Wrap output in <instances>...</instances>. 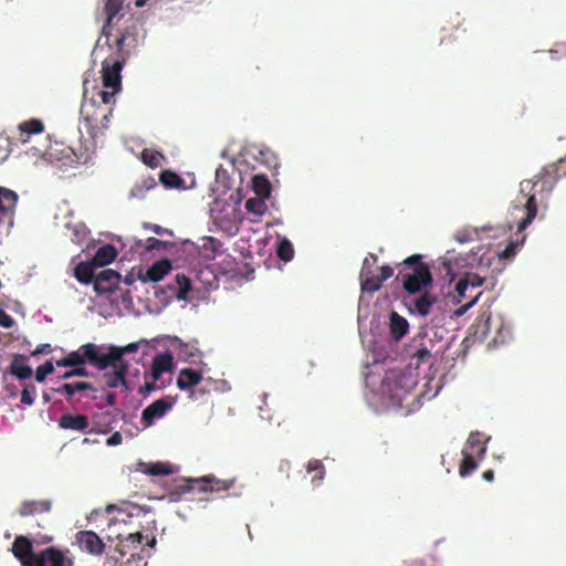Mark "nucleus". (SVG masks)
Returning <instances> with one entry per match:
<instances>
[{
  "label": "nucleus",
  "mask_w": 566,
  "mask_h": 566,
  "mask_svg": "<svg viewBox=\"0 0 566 566\" xmlns=\"http://www.w3.org/2000/svg\"><path fill=\"white\" fill-rule=\"evenodd\" d=\"M557 184V168L549 166L534 176V179H524L521 182V196L526 199V217L518 223V231H524L535 219L537 213V201H544L554 190Z\"/></svg>",
  "instance_id": "f257e3e1"
},
{
  "label": "nucleus",
  "mask_w": 566,
  "mask_h": 566,
  "mask_svg": "<svg viewBox=\"0 0 566 566\" xmlns=\"http://www.w3.org/2000/svg\"><path fill=\"white\" fill-rule=\"evenodd\" d=\"M12 554L21 566H74V560L55 547L34 553L33 541L25 535H18L12 544Z\"/></svg>",
  "instance_id": "f03ea898"
},
{
  "label": "nucleus",
  "mask_w": 566,
  "mask_h": 566,
  "mask_svg": "<svg viewBox=\"0 0 566 566\" xmlns=\"http://www.w3.org/2000/svg\"><path fill=\"white\" fill-rule=\"evenodd\" d=\"M406 266L400 270L402 289L409 295H416L432 285L430 266L421 261V255L413 254L403 260Z\"/></svg>",
  "instance_id": "7ed1b4c3"
},
{
  "label": "nucleus",
  "mask_w": 566,
  "mask_h": 566,
  "mask_svg": "<svg viewBox=\"0 0 566 566\" xmlns=\"http://www.w3.org/2000/svg\"><path fill=\"white\" fill-rule=\"evenodd\" d=\"M235 484V478L229 480H219L214 475H203L202 478H188L175 482V489L169 493L170 501H178L182 494L198 491L199 493H214L228 491Z\"/></svg>",
  "instance_id": "20e7f679"
},
{
  "label": "nucleus",
  "mask_w": 566,
  "mask_h": 566,
  "mask_svg": "<svg viewBox=\"0 0 566 566\" xmlns=\"http://www.w3.org/2000/svg\"><path fill=\"white\" fill-rule=\"evenodd\" d=\"M111 113L112 109L97 104L93 98L88 102H83L82 107H80L84 127L92 137H95L102 128L107 127Z\"/></svg>",
  "instance_id": "39448f33"
},
{
  "label": "nucleus",
  "mask_w": 566,
  "mask_h": 566,
  "mask_svg": "<svg viewBox=\"0 0 566 566\" xmlns=\"http://www.w3.org/2000/svg\"><path fill=\"white\" fill-rule=\"evenodd\" d=\"M103 345H95V343H85L80 349L71 352L67 356L71 365L81 366L86 363L90 365L104 370L108 368V363L104 359V353H102Z\"/></svg>",
  "instance_id": "423d86ee"
},
{
  "label": "nucleus",
  "mask_w": 566,
  "mask_h": 566,
  "mask_svg": "<svg viewBox=\"0 0 566 566\" xmlns=\"http://www.w3.org/2000/svg\"><path fill=\"white\" fill-rule=\"evenodd\" d=\"M19 196L14 190L0 187V227L13 226Z\"/></svg>",
  "instance_id": "0eeeda50"
},
{
  "label": "nucleus",
  "mask_w": 566,
  "mask_h": 566,
  "mask_svg": "<svg viewBox=\"0 0 566 566\" xmlns=\"http://www.w3.org/2000/svg\"><path fill=\"white\" fill-rule=\"evenodd\" d=\"M123 69V61L116 59H106L102 66V78L105 88H111L114 92L120 90V71Z\"/></svg>",
  "instance_id": "6e6552de"
},
{
  "label": "nucleus",
  "mask_w": 566,
  "mask_h": 566,
  "mask_svg": "<svg viewBox=\"0 0 566 566\" xmlns=\"http://www.w3.org/2000/svg\"><path fill=\"white\" fill-rule=\"evenodd\" d=\"M76 543L80 551L90 555L99 556L105 551L103 539L94 531H80L76 533Z\"/></svg>",
  "instance_id": "1a4fd4ad"
},
{
  "label": "nucleus",
  "mask_w": 566,
  "mask_h": 566,
  "mask_svg": "<svg viewBox=\"0 0 566 566\" xmlns=\"http://www.w3.org/2000/svg\"><path fill=\"white\" fill-rule=\"evenodd\" d=\"M437 300V295L429 293L428 290H424L421 293H418L416 297L409 300V313H412L413 315H418L420 317H427L432 311V307L436 304Z\"/></svg>",
  "instance_id": "9d476101"
},
{
  "label": "nucleus",
  "mask_w": 566,
  "mask_h": 566,
  "mask_svg": "<svg viewBox=\"0 0 566 566\" xmlns=\"http://www.w3.org/2000/svg\"><path fill=\"white\" fill-rule=\"evenodd\" d=\"M174 406V401L160 398L145 407L142 415V422L149 427L156 420L161 419L166 416L167 411Z\"/></svg>",
  "instance_id": "9b49d317"
},
{
  "label": "nucleus",
  "mask_w": 566,
  "mask_h": 566,
  "mask_svg": "<svg viewBox=\"0 0 566 566\" xmlns=\"http://www.w3.org/2000/svg\"><path fill=\"white\" fill-rule=\"evenodd\" d=\"M120 274L113 269L102 270L94 279V290L98 293H112L117 287Z\"/></svg>",
  "instance_id": "f8f14e48"
},
{
  "label": "nucleus",
  "mask_w": 566,
  "mask_h": 566,
  "mask_svg": "<svg viewBox=\"0 0 566 566\" xmlns=\"http://www.w3.org/2000/svg\"><path fill=\"white\" fill-rule=\"evenodd\" d=\"M116 537L118 542L115 545V551L122 557H125L128 554L134 556L135 554L133 552L139 548L144 539V535L139 531L128 533L126 535L117 534Z\"/></svg>",
  "instance_id": "ddd939ff"
},
{
  "label": "nucleus",
  "mask_w": 566,
  "mask_h": 566,
  "mask_svg": "<svg viewBox=\"0 0 566 566\" xmlns=\"http://www.w3.org/2000/svg\"><path fill=\"white\" fill-rule=\"evenodd\" d=\"M114 369L104 374V380L107 388L124 387L128 389L126 374L128 373V364L119 361L113 364Z\"/></svg>",
  "instance_id": "4468645a"
},
{
  "label": "nucleus",
  "mask_w": 566,
  "mask_h": 566,
  "mask_svg": "<svg viewBox=\"0 0 566 566\" xmlns=\"http://www.w3.org/2000/svg\"><path fill=\"white\" fill-rule=\"evenodd\" d=\"M486 441L488 439L484 438L481 432H471L467 439L462 453L470 454L481 460L486 453Z\"/></svg>",
  "instance_id": "2eb2a0df"
},
{
  "label": "nucleus",
  "mask_w": 566,
  "mask_h": 566,
  "mask_svg": "<svg viewBox=\"0 0 566 566\" xmlns=\"http://www.w3.org/2000/svg\"><path fill=\"white\" fill-rule=\"evenodd\" d=\"M203 379L202 373L193 368H181L177 374V388L189 390L198 386Z\"/></svg>",
  "instance_id": "dca6fc26"
},
{
  "label": "nucleus",
  "mask_w": 566,
  "mask_h": 566,
  "mask_svg": "<svg viewBox=\"0 0 566 566\" xmlns=\"http://www.w3.org/2000/svg\"><path fill=\"white\" fill-rule=\"evenodd\" d=\"M174 369V357L169 353L156 355L150 364V377L154 381H158L164 373Z\"/></svg>",
  "instance_id": "f3484780"
},
{
  "label": "nucleus",
  "mask_w": 566,
  "mask_h": 566,
  "mask_svg": "<svg viewBox=\"0 0 566 566\" xmlns=\"http://www.w3.org/2000/svg\"><path fill=\"white\" fill-rule=\"evenodd\" d=\"M57 426L64 430L85 431L90 422L86 416L65 413L59 419Z\"/></svg>",
  "instance_id": "a211bd4d"
},
{
  "label": "nucleus",
  "mask_w": 566,
  "mask_h": 566,
  "mask_svg": "<svg viewBox=\"0 0 566 566\" xmlns=\"http://www.w3.org/2000/svg\"><path fill=\"white\" fill-rule=\"evenodd\" d=\"M51 504L50 500H25L21 502L18 514L22 517L43 514L51 509Z\"/></svg>",
  "instance_id": "6ab92c4d"
},
{
  "label": "nucleus",
  "mask_w": 566,
  "mask_h": 566,
  "mask_svg": "<svg viewBox=\"0 0 566 566\" xmlns=\"http://www.w3.org/2000/svg\"><path fill=\"white\" fill-rule=\"evenodd\" d=\"M138 343H129L128 345H124L123 347H117V345H109L108 353L104 354V359L108 363V367L114 365V363L124 361L122 357L126 354H134L138 350Z\"/></svg>",
  "instance_id": "aec40b11"
},
{
  "label": "nucleus",
  "mask_w": 566,
  "mask_h": 566,
  "mask_svg": "<svg viewBox=\"0 0 566 566\" xmlns=\"http://www.w3.org/2000/svg\"><path fill=\"white\" fill-rule=\"evenodd\" d=\"M171 270V263L169 260H161L155 262L146 270V274L143 276L144 282H160Z\"/></svg>",
  "instance_id": "412c9836"
},
{
  "label": "nucleus",
  "mask_w": 566,
  "mask_h": 566,
  "mask_svg": "<svg viewBox=\"0 0 566 566\" xmlns=\"http://www.w3.org/2000/svg\"><path fill=\"white\" fill-rule=\"evenodd\" d=\"M10 373L18 379H30L33 375V369L28 364V357L15 354L10 365Z\"/></svg>",
  "instance_id": "4be33fe9"
},
{
  "label": "nucleus",
  "mask_w": 566,
  "mask_h": 566,
  "mask_svg": "<svg viewBox=\"0 0 566 566\" xmlns=\"http://www.w3.org/2000/svg\"><path fill=\"white\" fill-rule=\"evenodd\" d=\"M485 279L478 273L467 272L464 273L463 279H461L457 286L455 291L460 297H465V292L469 287L476 289L484 284Z\"/></svg>",
  "instance_id": "5701e85b"
},
{
  "label": "nucleus",
  "mask_w": 566,
  "mask_h": 566,
  "mask_svg": "<svg viewBox=\"0 0 566 566\" xmlns=\"http://www.w3.org/2000/svg\"><path fill=\"white\" fill-rule=\"evenodd\" d=\"M124 0H107L104 7V11L106 13V22L103 27V33L108 35L112 25L114 24V19L118 14V12L123 8Z\"/></svg>",
  "instance_id": "b1692460"
},
{
  "label": "nucleus",
  "mask_w": 566,
  "mask_h": 566,
  "mask_svg": "<svg viewBox=\"0 0 566 566\" xmlns=\"http://www.w3.org/2000/svg\"><path fill=\"white\" fill-rule=\"evenodd\" d=\"M378 258L374 253H369V255L364 260L363 266L360 270V283H361V290L364 292H368L367 282L369 280H375L374 274V265L377 263Z\"/></svg>",
  "instance_id": "393cba45"
},
{
  "label": "nucleus",
  "mask_w": 566,
  "mask_h": 566,
  "mask_svg": "<svg viewBox=\"0 0 566 566\" xmlns=\"http://www.w3.org/2000/svg\"><path fill=\"white\" fill-rule=\"evenodd\" d=\"M389 327L391 336L399 340L407 334L409 324L398 312H391Z\"/></svg>",
  "instance_id": "a878e982"
},
{
  "label": "nucleus",
  "mask_w": 566,
  "mask_h": 566,
  "mask_svg": "<svg viewBox=\"0 0 566 566\" xmlns=\"http://www.w3.org/2000/svg\"><path fill=\"white\" fill-rule=\"evenodd\" d=\"M92 391L95 392L96 389L93 387L92 384L85 382V381H78L73 384H63L59 388L54 389L56 394L65 395L67 398L73 397L76 392H83V391Z\"/></svg>",
  "instance_id": "bb28decb"
},
{
  "label": "nucleus",
  "mask_w": 566,
  "mask_h": 566,
  "mask_svg": "<svg viewBox=\"0 0 566 566\" xmlns=\"http://www.w3.org/2000/svg\"><path fill=\"white\" fill-rule=\"evenodd\" d=\"M117 252L114 245H101L92 259L93 264L96 266H105L114 262Z\"/></svg>",
  "instance_id": "cd10ccee"
},
{
  "label": "nucleus",
  "mask_w": 566,
  "mask_h": 566,
  "mask_svg": "<svg viewBox=\"0 0 566 566\" xmlns=\"http://www.w3.org/2000/svg\"><path fill=\"white\" fill-rule=\"evenodd\" d=\"M18 129L20 133V142L25 143L28 142L27 138H23V135H31V134H41L44 132L45 126L42 120L33 118L27 122H22L18 125Z\"/></svg>",
  "instance_id": "c85d7f7f"
},
{
  "label": "nucleus",
  "mask_w": 566,
  "mask_h": 566,
  "mask_svg": "<svg viewBox=\"0 0 566 566\" xmlns=\"http://www.w3.org/2000/svg\"><path fill=\"white\" fill-rule=\"evenodd\" d=\"M252 190L258 197L269 198L271 196V182L268 176L256 174L252 177Z\"/></svg>",
  "instance_id": "c756f323"
},
{
  "label": "nucleus",
  "mask_w": 566,
  "mask_h": 566,
  "mask_svg": "<svg viewBox=\"0 0 566 566\" xmlns=\"http://www.w3.org/2000/svg\"><path fill=\"white\" fill-rule=\"evenodd\" d=\"M96 265L93 262H80L74 270L76 280L82 284H90L95 280L94 268Z\"/></svg>",
  "instance_id": "7c9ffc66"
},
{
  "label": "nucleus",
  "mask_w": 566,
  "mask_h": 566,
  "mask_svg": "<svg viewBox=\"0 0 566 566\" xmlns=\"http://www.w3.org/2000/svg\"><path fill=\"white\" fill-rule=\"evenodd\" d=\"M379 270V275H375V279H369L367 282V292L369 293L378 291L382 283L394 275V269L390 265H382Z\"/></svg>",
  "instance_id": "2f4dec72"
},
{
  "label": "nucleus",
  "mask_w": 566,
  "mask_h": 566,
  "mask_svg": "<svg viewBox=\"0 0 566 566\" xmlns=\"http://www.w3.org/2000/svg\"><path fill=\"white\" fill-rule=\"evenodd\" d=\"M139 467H142V471L149 475H167L174 473L172 468L168 463L164 462H155V463H145L140 462Z\"/></svg>",
  "instance_id": "473e14b6"
},
{
  "label": "nucleus",
  "mask_w": 566,
  "mask_h": 566,
  "mask_svg": "<svg viewBox=\"0 0 566 566\" xmlns=\"http://www.w3.org/2000/svg\"><path fill=\"white\" fill-rule=\"evenodd\" d=\"M159 180L166 188L180 189L184 188V179L172 170H164L160 172Z\"/></svg>",
  "instance_id": "72a5a7b5"
},
{
  "label": "nucleus",
  "mask_w": 566,
  "mask_h": 566,
  "mask_svg": "<svg viewBox=\"0 0 566 566\" xmlns=\"http://www.w3.org/2000/svg\"><path fill=\"white\" fill-rule=\"evenodd\" d=\"M157 187V184L154 179V177H146L145 179H142L140 182L136 184L133 189L130 190V196L134 198L143 199L145 198V193L148 190H151Z\"/></svg>",
  "instance_id": "f704fd0d"
},
{
  "label": "nucleus",
  "mask_w": 566,
  "mask_h": 566,
  "mask_svg": "<svg viewBox=\"0 0 566 566\" xmlns=\"http://www.w3.org/2000/svg\"><path fill=\"white\" fill-rule=\"evenodd\" d=\"M265 198H249L245 200L244 208L249 213H253L254 216L261 217L268 209L266 203L264 202Z\"/></svg>",
  "instance_id": "c9c22d12"
},
{
  "label": "nucleus",
  "mask_w": 566,
  "mask_h": 566,
  "mask_svg": "<svg viewBox=\"0 0 566 566\" xmlns=\"http://www.w3.org/2000/svg\"><path fill=\"white\" fill-rule=\"evenodd\" d=\"M276 255L280 260L285 262H289L294 258V249L289 239L283 238L280 240L277 243Z\"/></svg>",
  "instance_id": "e433bc0d"
},
{
  "label": "nucleus",
  "mask_w": 566,
  "mask_h": 566,
  "mask_svg": "<svg viewBox=\"0 0 566 566\" xmlns=\"http://www.w3.org/2000/svg\"><path fill=\"white\" fill-rule=\"evenodd\" d=\"M175 282H177V298L186 300L187 294L191 290L190 279L184 273H177Z\"/></svg>",
  "instance_id": "4c0bfd02"
},
{
  "label": "nucleus",
  "mask_w": 566,
  "mask_h": 566,
  "mask_svg": "<svg viewBox=\"0 0 566 566\" xmlns=\"http://www.w3.org/2000/svg\"><path fill=\"white\" fill-rule=\"evenodd\" d=\"M478 458L467 453H462V462L460 464V474L465 476L472 473L478 467Z\"/></svg>",
  "instance_id": "58836bf2"
},
{
  "label": "nucleus",
  "mask_w": 566,
  "mask_h": 566,
  "mask_svg": "<svg viewBox=\"0 0 566 566\" xmlns=\"http://www.w3.org/2000/svg\"><path fill=\"white\" fill-rule=\"evenodd\" d=\"M142 158L147 166L156 168L160 165L163 156L159 153H154L146 149L143 151Z\"/></svg>",
  "instance_id": "ea45409f"
},
{
  "label": "nucleus",
  "mask_w": 566,
  "mask_h": 566,
  "mask_svg": "<svg viewBox=\"0 0 566 566\" xmlns=\"http://www.w3.org/2000/svg\"><path fill=\"white\" fill-rule=\"evenodd\" d=\"M54 365L46 360L44 364L40 365L35 370V379L38 382H44L45 378L49 374L53 373Z\"/></svg>",
  "instance_id": "a19ab883"
},
{
  "label": "nucleus",
  "mask_w": 566,
  "mask_h": 566,
  "mask_svg": "<svg viewBox=\"0 0 566 566\" xmlns=\"http://www.w3.org/2000/svg\"><path fill=\"white\" fill-rule=\"evenodd\" d=\"M306 470L308 472L317 471L318 474L313 476V481H316V480L317 481H322V479L324 476V472H325L324 464H323L322 461H319V460H310L307 462Z\"/></svg>",
  "instance_id": "79ce46f5"
},
{
  "label": "nucleus",
  "mask_w": 566,
  "mask_h": 566,
  "mask_svg": "<svg viewBox=\"0 0 566 566\" xmlns=\"http://www.w3.org/2000/svg\"><path fill=\"white\" fill-rule=\"evenodd\" d=\"M174 242L159 240L157 238L150 237L147 239L146 251H154L166 249V247H174Z\"/></svg>",
  "instance_id": "37998d69"
},
{
  "label": "nucleus",
  "mask_w": 566,
  "mask_h": 566,
  "mask_svg": "<svg viewBox=\"0 0 566 566\" xmlns=\"http://www.w3.org/2000/svg\"><path fill=\"white\" fill-rule=\"evenodd\" d=\"M36 394V389L33 385H25L21 391L20 401L24 405H33L34 395Z\"/></svg>",
  "instance_id": "c03bdc74"
},
{
  "label": "nucleus",
  "mask_w": 566,
  "mask_h": 566,
  "mask_svg": "<svg viewBox=\"0 0 566 566\" xmlns=\"http://www.w3.org/2000/svg\"><path fill=\"white\" fill-rule=\"evenodd\" d=\"M518 247V242L510 241L509 244L502 250L499 254L501 259H510L513 258L516 253V249Z\"/></svg>",
  "instance_id": "a18cd8bd"
},
{
  "label": "nucleus",
  "mask_w": 566,
  "mask_h": 566,
  "mask_svg": "<svg viewBox=\"0 0 566 566\" xmlns=\"http://www.w3.org/2000/svg\"><path fill=\"white\" fill-rule=\"evenodd\" d=\"M481 295H482V292H479L468 303H465L464 305H461L459 308H457L455 315L458 317L465 315L469 312V310L475 304V302L479 300V297Z\"/></svg>",
  "instance_id": "49530a36"
},
{
  "label": "nucleus",
  "mask_w": 566,
  "mask_h": 566,
  "mask_svg": "<svg viewBox=\"0 0 566 566\" xmlns=\"http://www.w3.org/2000/svg\"><path fill=\"white\" fill-rule=\"evenodd\" d=\"M0 325L6 328H11L14 325V319L10 314L0 307Z\"/></svg>",
  "instance_id": "de8ad7c7"
},
{
  "label": "nucleus",
  "mask_w": 566,
  "mask_h": 566,
  "mask_svg": "<svg viewBox=\"0 0 566 566\" xmlns=\"http://www.w3.org/2000/svg\"><path fill=\"white\" fill-rule=\"evenodd\" d=\"M52 352L50 343H43L42 345H38L34 350L31 353V356L35 357L42 354H50Z\"/></svg>",
  "instance_id": "09e8293b"
},
{
  "label": "nucleus",
  "mask_w": 566,
  "mask_h": 566,
  "mask_svg": "<svg viewBox=\"0 0 566 566\" xmlns=\"http://www.w3.org/2000/svg\"><path fill=\"white\" fill-rule=\"evenodd\" d=\"M116 92H114V90L112 92H108V91H99L98 92V96L101 98V103L104 104V105H108L112 103V101L114 99V94Z\"/></svg>",
  "instance_id": "8fccbe9b"
},
{
  "label": "nucleus",
  "mask_w": 566,
  "mask_h": 566,
  "mask_svg": "<svg viewBox=\"0 0 566 566\" xmlns=\"http://www.w3.org/2000/svg\"><path fill=\"white\" fill-rule=\"evenodd\" d=\"M146 228L150 229L154 233L161 235V234H174V231L170 229L163 228L158 224H147Z\"/></svg>",
  "instance_id": "3c124183"
},
{
  "label": "nucleus",
  "mask_w": 566,
  "mask_h": 566,
  "mask_svg": "<svg viewBox=\"0 0 566 566\" xmlns=\"http://www.w3.org/2000/svg\"><path fill=\"white\" fill-rule=\"evenodd\" d=\"M123 441V437L120 434V432L118 431H115L113 432L109 438L107 439V446H119V443H122Z\"/></svg>",
  "instance_id": "603ef678"
},
{
  "label": "nucleus",
  "mask_w": 566,
  "mask_h": 566,
  "mask_svg": "<svg viewBox=\"0 0 566 566\" xmlns=\"http://www.w3.org/2000/svg\"><path fill=\"white\" fill-rule=\"evenodd\" d=\"M415 357L418 359V364L424 363L427 358H430V350L427 348L419 349Z\"/></svg>",
  "instance_id": "864d4df0"
},
{
  "label": "nucleus",
  "mask_w": 566,
  "mask_h": 566,
  "mask_svg": "<svg viewBox=\"0 0 566 566\" xmlns=\"http://www.w3.org/2000/svg\"><path fill=\"white\" fill-rule=\"evenodd\" d=\"M157 389H158V387L156 385V381H154V379L151 378V381L150 382H146V385L140 388L139 392L143 394V395H147V394H149L151 391H155Z\"/></svg>",
  "instance_id": "5fc2aeb1"
},
{
  "label": "nucleus",
  "mask_w": 566,
  "mask_h": 566,
  "mask_svg": "<svg viewBox=\"0 0 566 566\" xmlns=\"http://www.w3.org/2000/svg\"><path fill=\"white\" fill-rule=\"evenodd\" d=\"M198 350L193 347H190L189 345H182V348H181V353L187 357V358H195L196 357V353Z\"/></svg>",
  "instance_id": "6e6d98bb"
},
{
  "label": "nucleus",
  "mask_w": 566,
  "mask_h": 566,
  "mask_svg": "<svg viewBox=\"0 0 566 566\" xmlns=\"http://www.w3.org/2000/svg\"><path fill=\"white\" fill-rule=\"evenodd\" d=\"M455 239L463 243V242H467V241H470L472 238H471V234L467 231H458L455 233Z\"/></svg>",
  "instance_id": "4d7b16f0"
},
{
  "label": "nucleus",
  "mask_w": 566,
  "mask_h": 566,
  "mask_svg": "<svg viewBox=\"0 0 566 566\" xmlns=\"http://www.w3.org/2000/svg\"><path fill=\"white\" fill-rule=\"evenodd\" d=\"M55 365L57 367H72L69 356H65V357H63L61 359H57L55 361Z\"/></svg>",
  "instance_id": "13d9d810"
},
{
  "label": "nucleus",
  "mask_w": 566,
  "mask_h": 566,
  "mask_svg": "<svg viewBox=\"0 0 566 566\" xmlns=\"http://www.w3.org/2000/svg\"><path fill=\"white\" fill-rule=\"evenodd\" d=\"M74 374L75 376H87L88 375V370L83 366V365H80V366H74Z\"/></svg>",
  "instance_id": "bf43d9fd"
},
{
  "label": "nucleus",
  "mask_w": 566,
  "mask_h": 566,
  "mask_svg": "<svg viewBox=\"0 0 566 566\" xmlns=\"http://www.w3.org/2000/svg\"><path fill=\"white\" fill-rule=\"evenodd\" d=\"M9 144H10L9 138L7 136L0 135V151L7 150L9 147Z\"/></svg>",
  "instance_id": "052dcab7"
},
{
  "label": "nucleus",
  "mask_w": 566,
  "mask_h": 566,
  "mask_svg": "<svg viewBox=\"0 0 566 566\" xmlns=\"http://www.w3.org/2000/svg\"><path fill=\"white\" fill-rule=\"evenodd\" d=\"M483 479L488 482L494 481V471L493 470H486L483 472Z\"/></svg>",
  "instance_id": "680f3d73"
},
{
  "label": "nucleus",
  "mask_w": 566,
  "mask_h": 566,
  "mask_svg": "<svg viewBox=\"0 0 566 566\" xmlns=\"http://www.w3.org/2000/svg\"><path fill=\"white\" fill-rule=\"evenodd\" d=\"M552 54L558 53L560 56H566V44H559V48L555 51H551Z\"/></svg>",
  "instance_id": "e2e57ef3"
},
{
  "label": "nucleus",
  "mask_w": 566,
  "mask_h": 566,
  "mask_svg": "<svg viewBox=\"0 0 566 566\" xmlns=\"http://www.w3.org/2000/svg\"><path fill=\"white\" fill-rule=\"evenodd\" d=\"M115 399H116V396L114 392H109L106 395V401L109 406H114L115 405Z\"/></svg>",
  "instance_id": "0e129e2a"
},
{
  "label": "nucleus",
  "mask_w": 566,
  "mask_h": 566,
  "mask_svg": "<svg viewBox=\"0 0 566 566\" xmlns=\"http://www.w3.org/2000/svg\"><path fill=\"white\" fill-rule=\"evenodd\" d=\"M73 376H75V374H74V369H71V370L65 371V373L61 376V378H62V379H71V377H73Z\"/></svg>",
  "instance_id": "69168bd1"
},
{
  "label": "nucleus",
  "mask_w": 566,
  "mask_h": 566,
  "mask_svg": "<svg viewBox=\"0 0 566 566\" xmlns=\"http://www.w3.org/2000/svg\"><path fill=\"white\" fill-rule=\"evenodd\" d=\"M490 321H491V315L486 316V318L484 321V331H483L484 334H486L489 332Z\"/></svg>",
  "instance_id": "338daca9"
},
{
  "label": "nucleus",
  "mask_w": 566,
  "mask_h": 566,
  "mask_svg": "<svg viewBox=\"0 0 566 566\" xmlns=\"http://www.w3.org/2000/svg\"><path fill=\"white\" fill-rule=\"evenodd\" d=\"M197 394L205 395V394H207V390L199 389V390L191 391L190 397L195 398L197 396Z\"/></svg>",
  "instance_id": "774afa93"
}]
</instances>
